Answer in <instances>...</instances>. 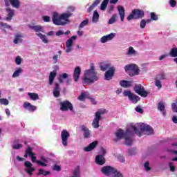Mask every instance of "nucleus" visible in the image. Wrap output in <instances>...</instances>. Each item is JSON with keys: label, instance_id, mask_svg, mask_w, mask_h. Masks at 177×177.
Returning a JSON list of instances; mask_svg holds the SVG:
<instances>
[{"label": "nucleus", "instance_id": "nucleus-46", "mask_svg": "<svg viewBox=\"0 0 177 177\" xmlns=\"http://www.w3.org/2000/svg\"><path fill=\"white\" fill-rule=\"evenodd\" d=\"M156 79L158 80L159 81H162V80H165V73L158 74L156 76Z\"/></svg>", "mask_w": 177, "mask_h": 177}, {"label": "nucleus", "instance_id": "nucleus-61", "mask_svg": "<svg viewBox=\"0 0 177 177\" xmlns=\"http://www.w3.org/2000/svg\"><path fill=\"white\" fill-rule=\"evenodd\" d=\"M134 53H135V49H133V47H129L128 55H134Z\"/></svg>", "mask_w": 177, "mask_h": 177}, {"label": "nucleus", "instance_id": "nucleus-29", "mask_svg": "<svg viewBox=\"0 0 177 177\" xmlns=\"http://www.w3.org/2000/svg\"><path fill=\"white\" fill-rule=\"evenodd\" d=\"M29 28L30 30H33V31H35V32H44V28L39 25L36 26H29Z\"/></svg>", "mask_w": 177, "mask_h": 177}, {"label": "nucleus", "instance_id": "nucleus-10", "mask_svg": "<svg viewBox=\"0 0 177 177\" xmlns=\"http://www.w3.org/2000/svg\"><path fill=\"white\" fill-rule=\"evenodd\" d=\"M68 138H70V133L66 129L62 130L61 132V138L64 147H67V145H68Z\"/></svg>", "mask_w": 177, "mask_h": 177}, {"label": "nucleus", "instance_id": "nucleus-41", "mask_svg": "<svg viewBox=\"0 0 177 177\" xmlns=\"http://www.w3.org/2000/svg\"><path fill=\"white\" fill-rule=\"evenodd\" d=\"M50 171H44V169H39L38 175H44V176H46L47 175H50Z\"/></svg>", "mask_w": 177, "mask_h": 177}, {"label": "nucleus", "instance_id": "nucleus-39", "mask_svg": "<svg viewBox=\"0 0 177 177\" xmlns=\"http://www.w3.org/2000/svg\"><path fill=\"white\" fill-rule=\"evenodd\" d=\"M37 37H40V39H41V41L44 43V44H48V42H49L47 39H46V36L45 35H42V33H37Z\"/></svg>", "mask_w": 177, "mask_h": 177}, {"label": "nucleus", "instance_id": "nucleus-17", "mask_svg": "<svg viewBox=\"0 0 177 177\" xmlns=\"http://www.w3.org/2000/svg\"><path fill=\"white\" fill-rule=\"evenodd\" d=\"M24 109H25V110H28V111H30V113H34V111L37 110V106L32 105L28 102H25L24 103Z\"/></svg>", "mask_w": 177, "mask_h": 177}, {"label": "nucleus", "instance_id": "nucleus-22", "mask_svg": "<svg viewBox=\"0 0 177 177\" xmlns=\"http://www.w3.org/2000/svg\"><path fill=\"white\" fill-rule=\"evenodd\" d=\"M53 95L54 97H60V85H59V83L55 82V87L53 92Z\"/></svg>", "mask_w": 177, "mask_h": 177}, {"label": "nucleus", "instance_id": "nucleus-18", "mask_svg": "<svg viewBox=\"0 0 177 177\" xmlns=\"http://www.w3.org/2000/svg\"><path fill=\"white\" fill-rule=\"evenodd\" d=\"M80 75H81V67L76 66L73 71V80L75 82H78V80H80Z\"/></svg>", "mask_w": 177, "mask_h": 177}, {"label": "nucleus", "instance_id": "nucleus-53", "mask_svg": "<svg viewBox=\"0 0 177 177\" xmlns=\"http://www.w3.org/2000/svg\"><path fill=\"white\" fill-rule=\"evenodd\" d=\"M12 147L14 150H19V149H21V147H23V145L21 144L14 145Z\"/></svg>", "mask_w": 177, "mask_h": 177}, {"label": "nucleus", "instance_id": "nucleus-45", "mask_svg": "<svg viewBox=\"0 0 177 177\" xmlns=\"http://www.w3.org/2000/svg\"><path fill=\"white\" fill-rule=\"evenodd\" d=\"M88 23H89V20L86 19L80 24L79 28H84V26H87Z\"/></svg>", "mask_w": 177, "mask_h": 177}, {"label": "nucleus", "instance_id": "nucleus-58", "mask_svg": "<svg viewBox=\"0 0 177 177\" xmlns=\"http://www.w3.org/2000/svg\"><path fill=\"white\" fill-rule=\"evenodd\" d=\"M42 19L45 23H49L50 21V17L48 15L43 16Z\"/></svg>", "mask_w": 177, "mask_h": 177}, {"label": "nucleus", "instance_id": "nucleus-44", "mask_svg": "<svg viewBox=\"0 0 177 177\" xmlns=\"http://www.w3.org/2000/svg\"><path fill=\"white\" fill-rule=\"evenodd\" d=\"M131 129L135 132V134L138 135V136H139V138H140V136H142V133H140V131H139V130H138V128H136V127L132 126Z\"/></svg>", "mask_w": 177, "mask_h": 177}, {"label": "nucleus", "instance_id": "nucleus-23", "mask_svg": "<svg viewBox=\"0 0 177 177\" xmlns=\"http://www.w3.org/2000/svg\"><path fill=\"white\" fill-rule=\"evenodd\" d=\"M32 162H37L39 165H41V167H48V165L46 163H44V162L41 160H37V157L35 156V153L32 152L31 156H30Z\"/></svg>", "mask_w": 177, "mask_h": 177}, {"label": "nucleus", "instance_id": "nucleus-51", "mask_svg": "<svg viewBox=\"0 0 177 177\" xmlns=\"http://www.w3.org/2000/svg\"><path fill=\"white\" fill-rule=\"evenodd\" d=\"M151 20L157 21L158 20V17L156 15V12H151Z\"/></svg>", "mask_w": 177, "mask_h": 177}, {"label": "nucleus", "instance_id": "nucleus-48", "mask_svg": "<svg viewBox=\"0 0 177 177\" xmlns=\"http://www.w3.org/2000/svg\"><path fill=\"white\" fill-rule=\"evenodd\" d=\"M34 171H35V167H29L26 169V172L30 175V176H32V172H34Z\"/></svg>", "mask_w": 177, "mask_h": 177}, {"label": "nucleus", "instance_id": "nucleus-14", "mask_svg": "<svg viewBox=\"0 0 177 177\" xmlns=\"http://www.w3.org/2000/svg\"><path fill=\"white\" fill-rule=\"evenodd\" d=\"M5 5L7 8H9L12 5V8L19 9L20 8V1L19 0H4Z\"/></svg>", "mask_w": 177, "mask_h": 177}, {"label": "nucleus", "instance_id": "nucleus-6", "mask_svg": "<svg viewBox=\"0 0 177 177\" xmlns=\"http://www.w3.org/2000/svg\"><path fill=\"white\" fill-rule=\"evenodd\" d=\"M126 71H129L130 77L139 75V68L136 64H129L124 66Z\"/></svg>", "mask_w": 177, "mask_h": 177}, {"label": "nucleus", "instance_id": "nucleus-57", "mask_svg": "<svg viewBox=\"0 0 177 177\" xmlns=\"http://www.w3.org/2000/svg\"><path fill=\"white\" fill-rule=\"evenodd\" d=\"M137 113H140V114H143V109H142V107H140V106H138L136 109H135Z\"/></svg>", "mask_w": 177, "mask_h": 177}, {"label": "nucleus", "instance_id": "nucleus-1", "mask_svg": "<svg viewBox=\"0 0 177 177\" xmlns=\"http://www.w3.org/2000/svg\"><path fill=\"white\" fill-rule=\"evenodd\" d=\"M97 73L95 72V65L93 63L90 64V69L86 70L82 79L83 84H93L98 81Z\"/></svg>", "mask_w": 177, "mask_h": 177}, {"label": "nucleus", "instance_id": "nucleus-31", "mask_svg": "<svg viewBox=\"0 0 177 177\" xmlns=\"http://www.w3.org/2000/svg\"><path fill=\"white\" fill-rule=\"evenodd\" d=\"M56 71L50 72L49 75V85H52L53 84V81H55V78H56Z\"/></svg>", "mask_w": 177, "mask_h": 177}, {"label": "nucleus", "instance_id": "nucleus-20", "mask_svg": "<svg viewBox=\"0 0 177 177\" xmlns=\"http://www.w3.org/2000/svg\"><path fill=\"white\" fill-rule=\"evenodd\" d=\"M115 135L116 136V138L115 139V142H117V140H121L122 138H125V133L124 132V130L121 129L117 130V131L115 133Z\"/></svg>", "mask_w": 177, "mask_h": 177}, {"label": "nucleus", "instance_id": "nucleus-42", "mask_svg": "<svg viewBox=\"0 0 177 177\" xmlns=\"http://www.w3.org/2000/svg\"><path fill=\"white\" fill-rule=\"evenodd\" d=\"M0 28H7L8 30H12V26L6 23L0 22Z\"/></svg>", "mask_w": 177, "mask_h": 177}, {"label": "nucleus", "instance_id": "nucleus-15", "mask_svg": "<svg viewBox=\"0 0 177 177\" xmlns=\"http://www.w3.org/2000/svg\"><path fill=\"white\" fill-rule=\"evenodd\" d=\"M140 129L141 132H146L147 135H153L154 130L149 125L142 124L140 125Z\"/></svg>", "mask_w": 177, "mask_h": 177}, {"label": "nucleus", "instance_id": "nucleus-11", "mask_svg": "<svg viewBox=\"0 0 177 177\" xmlns=\"http://www.w3.org/2000/svg\"><path fill=\"white\" fill-rule=\"evenodd\" d=\"M132 136H133V133L129 130L125 131L124 136V145L126 146H132Z\"/></svg>", "mask_w": 177, "mask_h": 177}, {"label": "nucleus", "instance_id": "nucleus-38", "mask_svg": "<svg viewBox=\"0 0 177 177\" xmlns=\"http://www.w3.org/2000/svg\"><path fill=\"white\" fill-rule=\"evenodd\" d=\"M93 21L94 23H97V21H99V12H97V10H95L93 12Z\"/></svg>", "mask_w": 177, "mask_h": 177}, {"label": "nucleus", "instance_id": "nucleus-28", "mask_svg": "<svg viewBox=\"0 0 177 177\" xmlns=\"http://www.w3.org/2000/svg\"><path fill=\"white\" fill-rule=\"evenodd\" d=\"M158 110H159V111H161L163 115H166L167 111L165 110V105L164 104V102H158Z\"/></svg>", "mask_w": 177, "mask_h": 177}, {"label": "nucleus", "instance_id": "nucleus-54", "mask_svg": "<svg viewBox=\"0 0 177 177\" xmlns=\"http://www.w3.org/2000/svg\"><path fill=\"white\" fill-rule=\"evenodd\" d=\"M53 171H57V172H59V171H62V167L59 165H55L53 167Z\"/></svg>", "mask_w": 177, "mask_h": 177}, {"label": "nucleus", "instance_id": "nucleus-55", "mask_svg": "<svg viewBox=\"0 0 177 177\" xmlns=\"http://www.w3.org/2000/svg\"><path fill=\"white\" fill-rule=\"evenodd\" d=\"M149 165H150V162H146L144 165V167L147 171L151 170V168H150Z\"/></svg>", "mask_w": 177, "mask_h": 177}, {"label": "nucleus", "instance_id": "nucleus-27", "mask_svg": "<svg viewBox=\"0 0 177 177\" xmlns=\"http://www.w3.org/2000/svg\"><path fill=\"white\" fill-rule=\"evenodd\" d=\"M99 142L97 141H94L91 142L88 146L84 148L85 151H92L93 149L96 148V146H97V144Z\"/></svg>", "mask_w": 177, "mask_h": 177}, {"label": "nucleus", "instance_id": "nucleus-64", "mask_svg": "<svg viewBox=\"0 0 177 177\" xmlns=\"http://www.w3.org/2000/svg\"><path fill=\"white\" fill-rule=\"evenodd\" d=\"M114 6L111 5L109 6V8L108 10V13L111 14L113 13V11L114 10Z\"/></svg>", "mask_w": 177, "mask_h": 177}, {"label": "nucleus", "instance_id": "nucleus-62", "mask_svg": "<svg viewBox=\"0 0 177 177\" xmlns=\"http://www.w3.org/2000/svg\"><path fill=\"white\" fill-rule=\"evenodd\" d=\"M169 3L171 8H175V6H176V1L175 0H169Z\"/></svg>", "mask_w": 177, "mask_h": 177}, {"label": "nucleus", "instance_id": "nucleus-56", "mask_svg": "<svg viewBox=\"0 0 177 177\" xmlns=\"http://www.w3.org/2000/svg\"><path fill=\"white\" fill-rule=\"evenodd\" d=\"M15 63L17 66H20L21 64V57L20 56H17L15 59Z\"/></svg>", "mask_w": 177, "mask_h": 177}, {"label": "nucleus", "instance_id": "nucleus-12", "mask_svg": "<svg viewBox=\"0 0 177 177\" xmlns=\"http://www.w3.org/2000/svg\"><path fill=\"white\" fill-rule=\"evenodd\" d=\"M114 74H115V68L114 66H111L109 68L108 71H106L104 73V80L106 81H110L113 80V77H114Z\"/></svg>", "mask_w": 177, "mask_h": 177}, {"label": "nucleus", "instance_id": "nucleus-50", "mask_svg": "<svg viewBox=\"0 0 177 177\" xmlns=\"http://www.w3.org/2000/svg\"><path fill=\"white\" fill-rule=\"evenodd\" d=\"M155 85L158 86L159 89L162 88V85L161 84V80H158V79H155Z\"/></svg>", "mask_w": 177, "mask_h": 177}, {"label": "nucleus", "instance_id": "nucleus-34", "mask_svg": "<svg viewBox=\"0 0 177 177\" xmlns=\"http://www.w3.org/2000/svg\"><path fill=\"white\" fill-rule=\"evenodd\" d=\"M32 154V148L30 146H28V147L26 148V151H25V154H24V157L25 158H27L29 156V157H30V156Z\"/></svg>", "mask_w": 177, "mask_h": 177}, {"label": "nucleus", "instance_id": "nucleus-47", "mask_svg": "<svg viewBox=\"0 0 177 177\" xmlns=\"http://www.w3.org/2000/svg\"><path fill=\"white\" fill-rule=\"evenodd\" d=\"M0 103L1 104H4V106H8L9 104V100L6 98H1L0 99Z\"/></svg>", "mask_w": 177, "mask_h": 177}, {"label": "nucleus", "instance_id": "nucleus-33", "mask_svg": "<svg viewBox=\"0 0 177 177\" xmlns=\"http://www.w3.org/2000/svg\"><path fill=\"white\" fill-rule=\"evenodd\" d=\"M28 96H29L30 100H38L39 99V95L35 93H28Z\"/></svg>", "mask_w": 177, "mask_h": 177}, {"label": "nucleus", "instance_id": "nucleus-43", "mask_svg": "<svg viewBox=\"0 0 177 177\" xmlns=\"http://www.w3.org/2000/svg\"><path fill=\"white\" fill-rule=\"evenodd\" d=\"M115 17H117V14H113L111 19L109 20V24H114L115 23Z\"/></svg>", "mask_w": 177, "mask_h": 177}, {"label": "nucleus", "instance_id": "nucleus-9", "mask_svg": "<svg viewBox=\"0 0 177 177\" xmlns=\"http://www.w3.org/2000/svg\"><path fill=\"white\" fill-rule=\"evenodd\" d=\"M59 105L61 111H68V110H70V111H73L74 109L73 104H71L68 100H64L59 102Z\"/></svg>", "mask_w": 177, "mask_h": 177}, {"label": "nucleus", "instance_id": "nucleus-49", "mask_svg": "<svg viewBox=\"0 0 177 177\" xmlns=\"http://www.w3.org/2000/svg\"><path fill=\"white\" fill-rule=\"evenodd\" d=\"M86 97V94L85 93H82L81 95L78 97V100L81 102H84Z\"/></svg>", "mask_w": 177, "mask_h": 177}, {"label": "nucleus", "instance_id": "nucleus-59", "mask_svg": "<svg viewBox=\"0 0 177 177\" xmlns=\"http://www.w3.org/2000/svg\"><path fill=\"white\" fill-rule=\"evenodd\" d=\"M140 28H145L146 27V20L145 19H142L140 23Z\"/></svg>", "mask_w": 177, "mask_h": 177}, {"label": "nucleus", "instance_id": "nucleus-40", "mask_svg": "<svg viewBox=\"0 0 177 177\" xmlns=\"http://www.w3.org/2000/svg\"><path fill=\"white\" fill-rule=\"evenodd\" d=\"M109 1L110 0H104L101 3V10H106V8H107V5H109Z\"/></svg>", "mask_w": 177, "mask_h": 177}, {"label": "nucleus", "instance_id": "nucleus-37", "mask_svg": "<svg viewBox=\"0 0 177 177\" xmlns=\"http://www.w3.org/2000/svg\"><path fill=\"white\" fill-rule=\"evenodd\" d=\"M169 55L171 57H177V48H171Z\"/></svg>", "mask_w": 177, "mask_h": 177}, {"label": "nucleus", "instance_id": "nucleus-13", "mask_svg": "<svg viewBox=\"0 0 177 177\" xmlns=\"http://www.w3.org/2000/svg\"><path fill=\"white\" fill-rule=\"evenodd\" d=\"M73 39L75 41V39H77V36L73 35L66 41V53H70V52L73 50Z\"/></svg>", "mask_w": 177, "mask_h": 177}, {"label": "nucleus", "instance_id": "nucleus-3", "mask_svg": "<svg viewBox=\"0 0 177 177\" xmlns=\"http://www.w3.org/2000/svg\"><path fill=\"white\" fill-rule=\"evenodd\" d=\"M145 17V11L143 10L136 8L131 11L129 15L127 17L128 21L131 20H139V19H143Z\"/></svg>", "mask_w": 177, "mask_h": 177}, {"label": "nucleus", "instance_id": "nucleus-5", "mask_svg": "<svg viewBox=\"0 0 177 177\" xmlns=\"http://www.w3.org/2000/svg\"><path fill=\"white\" fill-rule=\"evenodd\" d=\"M123 95L125 97H128L129 100L132 102V103H134V104H136V103L140 100V97L136 95L135 93H133L131 91L125 90L123 92Z\"/></svg>", "mask_w": 177, "mask_h": 177}, {"label": "nucleus", "instance_id": "nucleus-25", "mask_svg": "<svg viewBox=\"0 0 177 177\" xmlns=\"http://www.w3.org/2000/svg\"><path fill=\"white\" fill-rule=\"evenodd\" d=\"M120 85L122 88H131L132 86V82L129 80H120Z\"/></svg>", "mask_w": 177, "mask_h": 177}, {"label": "nucleus", "instance_id": "nucleus-19", "mask_svg": "<svg viewBox=\"0 0 177 177\" xmlns=\"http://www.w3.org/2000/svg\"><path fill=\"white\" fill-rule=\"evenodd\" d=\"M95 162L97 165H104L106 164V158L102 154H99L95 157Z\"/></svg>", "mask_w": 177, "mask_h": 177}, {"label": "nucleus", "instance_id": "nucleus-16", "mask_svg": "<svg viewBox=\"0 0 177 177\" xmlns=\"http://www.w3.org/2000/svg\"><path fill=\"white\" fill-rule=\"evenodd\" d=\"M80 131L84 133V139H88V138H91V130H89V128L86 125H80L79 127Z\"/></svg>", "mask_w": 177, "mask_h": 177}, {"label": "nucleus", "instance_id": "nucleus-21", "mask_svg": "<svg viewBox=\"0 0 177 177\" xmlns=\"http://www.w3.org/2000/svg\"><path fill=\"white\" fill-rule=\"evenodd\" d=\"M114 37H115V33H110L108 35H105L103 36L102 37H101V42L102 44H106V42H107V41H111V39H113V38H114Z\"/></svg>", "mask_w": 177, "mask_h": 177}, {"label": "nucleus", "instance_id": "nucleus-60", "mask_svg": "<svg viewBox=\"0 0 177 177\" xmlns=\"http://www.w3.org/2000/svg\"><path fill=\"white\" fill-rule=\"evenodd\" d=\"M24 165H25V167H26V168H31L32 167V163H31V162L27 160L24 162Z\"/></svg>", "mask_w": 177, "mask_h": 177}, {"label": "nucleus", "instance_id": "nucleus-7", "mask_svg": "<svg viewBox=\"0 0 177 177\" xmlns=\"http://www.w3.org/2000/svg\"><path fill=\"white\" fill-rule=\"evenodd\" d=\"M101 172L103 175H105V176H111V175L117 172V169L110 165H106L102 167Z\"/></svg>", "mask_w": 177, "mask_h": 177}, {"label": "nucleus", "instance_id": "nucleus-35", "mask_svg": "<svg viewBox=\"0 0 177 177\" xmlns=\"http://www.w3.org/2000/svg\"><path fill=\"white\" fill-rule=\"evenodd\" d=\"M21 38H23V35H21L20 33H17L15 35V37L14 39V44H19V42H21V41H22Z\"/></svg>", "mask_w": 177, "mask_h": 177}, {"label": "nucleus", "instance_id": "nucleus-26", "mask_svg": "<svg viewBox=\"0 0 177 177\" xmlns=\"http://www.w3.org/2000/svg\"><path fill=\"white\" fill-rule=\"evenodd\" d=\"M118 11L119 12L121 21H124V19H125V9L122 6H118Z\"/></svg>", "mask_w": 177, "mask_h": 177}, {"label": "nucleus", "instance_id": "nucleus-32", "mask_svg": "<svg viewBox=\"0 0 177 177\" xmlns=\"http://www.w3.org/2000/svg\"><path fill=\"white\" fill-rule=\"evenodd\" d=\"M56 71L50 72L49 75V85H52L53 84V81H55V78H56Z\"/></svg>", "mask_w": 177, "mask_h": 177}, {"label": "nucleus", "instance_id": "nucleus-36", "mask_svg": "<svg viewBox=\"0 0 177 177\" xmlns=\"http://www.w3.org/2000/svg\"><path fill=\"white\" fill-rule=\"evenodd\" d=\"M23 73V69L21 68H18L17 70H16L14 73L12 74V78H16L17 77H19L20 74Z\"/></svg>", "mask_w": 177, "mask_h": 177}, {"label": "nucleus", "instance_id": "nucleus-2", "mask_svg": "<svg viewBox=\"0 0 177 177\" xmlns=\"http://www.w3.org/2000/svg\"><path fill=\"white\" fill-rule=\"evenodd\" d=\"M71 12L63 13L59 16V13L53 12L52 16V21L55 26H66L70 21L68 18L71 17Z\"/></svg>", "mask_w": 177, "mask_h": 177}, {"label": "nucleus", "instance_id": "nucleus-24", "mask_svg": "<svg viewBox=\"0 0 177 177\" xmlns=\"http://www.w3.org/2000/svg\"><path fill=\"white\" fill-rule=\"evenodd\" d=\"M6 10L8 13L7 17L6 18V19L8 21H10V20H12V19L13 18V16H15V10L10 8H6Z\"/></svg>", "mask_w": 177, "mask_h": 177}, {"label": "nucleus", "instance_id": "nucleus-8", "mask_svg": "<svg viewBox=\"0 0 177 177\" xmlns=\"http://www.w3.org/2000/svg\"><path fill=\"white\" fill-rule=\"evenodd\" d=\"M133 91L136 92V93H138V95L142 97H147V95H149L142 84H136L133 88Z\"/></svg>", "mask_w": 177, "mask_h": 177}, {"label": "nucleus", "instance_id": "nucleus-63", "mask_svg": "<svg viewBox=\"0 0 177 177\" xmlns=\"http://www.w3.org/2000/svg\"><path fill=\"white\" fill-rule=\"evenodd\" d=\"M171 109L174 113H177V105L176 103L171 104Z\"/></svg>", "mask_w": 177, "mask_h": 177}, {"label": "nucleus", "instance_id": "nucleus-4", "mask_svg": "<svg viewBox=\"0 0 177 177\" xmlns=\"http://www.w3.org/2000/svg\"><path fill=\"white\" fill-rule=\"evenodd\" d=\"M106 113H107L106 109H100L95 113V118L92 122V126L93 128H99V121L102 120V115H103V114H106Z\"/></svg>", "mask_w": 177, "mask_h": 177}, {"label": "nucleus", "instance_id": "nucleus-30", "mask_svg": "<svg viewBox=\"0 0 177 177\" xmlns=\"http://www.w3.org/2000/svg\"><path fill=\"white\" fill-rule=\"evenodd\" d=\"M101 71H106V70H110L111 65L110 64L102 63L100 66Z\"/></svg>", "mask_w": 177, "mask_h": 177}, {"label": "nucleus", "instance_id": "nucleus-52", "mask_svg": "<svg viewBox=\"0 0 177 177\" xmlns=\"http://www.w3.org/2000/svg\"><path fill=\"white\" fill-rule=\"evenodd\" d=\"M169 167L170 168L171 172H175V169H176V166L174 165L172 162L169 163Z\"/></svg>", "mask_w": 177, "mask_h": 177}]
</instances>
